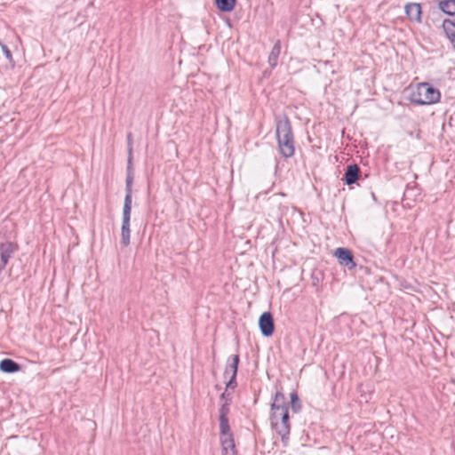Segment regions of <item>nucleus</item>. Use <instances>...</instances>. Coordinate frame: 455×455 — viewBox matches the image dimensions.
Segmentation results:
<instances>
[{
  "mask_svg": "<svg viewBox=\"0 0 455 455\" xmlns=\"http://www.w3.org/2000/svg\"><path fill=\"white\" fill-rule=\"evenodd\" d=\"M275 136L280 154L284 158H290L295 152V141L291 124L287 116L276 122Z\"/></svg>",
  "mask_w": 455,
  "mask_h": 455,
  "instance_id": "f257e3e1",
  "label": "nucleus"
},
{
  "mask_svg": "<svg viewBox=\"0 0 455 455\" xmlns=\"http://www.w3.org/2000/svg\"><path fill=\"white\" fill-rule=\"evenodd\" d=\"M441 93L437 88L433 87L428 83L419 84L416 90L410 95L411 103L419 106L437 103L440 100Z\"/></svg>",
  "mask_w": 455,
  "mask_h": 455,
  "instance_id": "f03ea898",
  "label": "nucleus"
},
{
  "mask_svg": "<svg viewBox=\"0 0 455 455\" xmlns=\"http://www.w3.org/2000/svg\"><path fill=\"white\" fill-rule=\"evenodd\" d=\"M132 207V186H125V196L123 207V218L121 227V243L127 247L130 244V221Z\"/></svg>",
  "mask_w": 455,
  "mask_h": 455,
  "instance_id": "7ed1b4c3",
  "label": "nucleus"
},
{
  "mask_svg": "<svg viewBox=\"0 0 455 455\" xmlns=\"http://www.w3.org/2000/svg\"><path fill=\"white\" fill-rule=\"evenodd\" d=\"M270 423L272 428L280 435L283 443L286 445L291 433L289 411H280L275 419L270 418Z\"/></svg>",
  "mask_w": 455,
  "mask_h": 455,
  "instance_id": "20e7f679",
  "label": "nucleus"
},
{
  "mask_svg": "<svg viewBox=\"0 0 455 455\" xmlns=\"http://www.w3.org/2000/svg\"><path fill=\"white\" fill-rule=\"evenodd\" d=\"M289 411V403L286 401V397L283 392V388L276 390L272 397V403L270 404V418L275 419L279 416L280 411Z\"/></svg>",
  "mask_w": 455,
  "mask_h": 455,
  "instance_id": "39448f33",
  "label": "nucleus"
},
{
  "mask_svg": "<svg viewBox=\"0 0 455 455\" xmlns=\"http://www.w3.org/2000/svg\"><path fill=\"white\" fill-rule=\"evenodd\" d=\"M334 256L337 258L339 263L348 270H352L356 267L355 257L350 249L339 247L334 251Z\"/></svg>",
  "mask_w": 455,
  "mask_h": 455,
  "instance_id": "423d86ee",
  "label": "nucleus"
},
{
  "mask_svg": "<svg viewBox=\"0 0 455 455\" xmlns=\"http://www.w3.org/2000/svg\"><path fill=\"white\" fill-rule=\"evenodd\" d=\"M259 327L264 337H271L275 332V321L269 311L263 312L259 318Z\"/></svg>",
  "mask_w": 455,
  "mask_h": 455,
  "instance_id": "0eeeda50",
  "label": "nucleus"
},
{
  "mask_svg": "<svg viewBox=\"0 0 455 455\" xmlns=\"http://www.w3.org/2000/svg\"><path fill=\"white\" fill-rule=\"evenodd\" d=\"M132 134L129 132L127 134V167H126V179L125 186H132L134 180V167H133V155H132Z\"/></svg>",
  "mask_w": 455,
  "mask_h": 455,
  "instance_id": "6e6552de",
  "label": "nucleus"
},
{
  "mask_svg": "<svg viewBox=\"0 0 455 455\" xmlns=\"http://www.w3.org/2000/svg\"><path fill=\"white\" fill-rule=\"evenodd\" d=\"M360 177L361 169L359 165L357 164H351L346 167L342 181L347 186H352L358 181Z\"/></svg>",
  "mask_w": 455,
  "mask_h": 455,
  "instance_id": "1a4fd4ad",
  "label": "nucleus"
},
{
  "mask_svg": "<svg viewBox=\"0 0 455 455\" xmlns=\"http://www.w3.org/2000/svg\"><path fill=\"white\" fill-rule=\"evenodd\" d=\"M405 13L409 20L417 21L419 23L421 22V5L418 3H408L404 6Z\"/></svg>",
  "mask_w": 455,
  "mask_h": 455,
  "instance_id": "9d476101",
  "label": "nucleus"
},
{
  "mask_svg": "<svg viewBox=\"0 0 455 455\" xmlns=\"http://www.w3.org/2000/svg\"><path fill=\"white\" fill-rule=\"evenodd\" d=\"M21 370V365L11 358L0 361V371L4 373H15Z\"/></svg>",
  "mask_w": 455,
  "mask_h": 455,
  "instance_id": "9b49d317",
  "label": "nucleus"
},
{
  "mask_svg": "<svg viewBox=\"0 0 455 455\" xmlns=\"http://www.w3.org/2000/svg\"><path fill=\"white\" fill-rule=\"evenodd\" d=\"M239 363L240 356L238 354L229 355L226 362V367L223 373L224 377H226L229 371H231L232 374H237Z\"/></svg>",
  "mask_w": 455,
  "mask_h": 455,
  "instance_id": "f8f14e48",
  "label": "nucleus"
},
{
  "mask_svg": "<svg viewBox=\"0 0 455 455\" xmlns=\"http://www.w3.org/2000/svg\"><path fill=\"white\" fill-rule=\"evenodd\" d=\"M219 420L220 440L227 439L228 437L234 438V435L229 426L228 417H219Z\"/></svg>",
  "mask_w": 455,
  "mask_h": 455,
  "instance_id": "ddd939ff",
  "label": "nucleus"
},
{
  "mask_svg": "<svg viewBox=\"0 0 455 455\" xmlns=\"http://www.w3.org/2000/svg\"><path fill=\"white\" fill-rule=\"evenodd\" d=\"M222 455H237L234 438L220 440Z\"/></svg>",
  "mask_w": 455,
  "mask_h": 455,
  "instance_id": "4468645a",
  "label": "nucleus"
},
{
  "mask_svg": "<svg viewBox=\"0 0 455 455\" xmlns=\"http://www.w3.org/2000/svg\"><path fill=\"white\" fill-rule=\"evenodd\" d=\"M237 0H214L217 9L221 12H232L236 4Z\"/></svg>",
  "mask_w": 455,
  "mask_h": 455,
  "instance_id": "2eb2a0df",
  "label": "nucleus"
},
{
  "mask_svg": "<svg viewBox=\"0 0 455 455\" xmlns=\"http://www.w3.org/2000/svg\"><path fill=\"white\" fill-rule=\"evenodd\" d=\"M293 413H299L302 410V402L296 390L290 394V403H288Z\"/></svg>",
  "mask_w": 455,
  "mask_h": 455,
  "instance_id": "dca6fc26",
  "label": "nucleus"
},
{
  "mask_svg": "<svg viewBox=\"0 0 455 455\" xmlns=\"http://www.w3.org/2000/svg\"><path fill=\"white\" fill-rule=\"evenodd\" d=\"M281 52V41L277 40L268 56V63L271 68H275L277 65L278 58Z\"/></svg>",
  "mask_w": 455,
  "mask_h": 455,
  "instance_id": "f3484780",
  "label": "nucleus"
},
{
  "mask_svg": "<svg viewBox=\"0 0 455 455\" xmlns=\"http://www.w3.org/2000/svg\"><path fill=\"white\" fill-rule=\"evenodd\" d=\"M439 9L450 17H455V0L440 1Z\"/></svg>",
  "mask_w": 455,
  "mask_h": 455,
  "instance_id": "a211bd4d",
  "label": "nucleus"
},
{
  "mask_svg": "<svg viewBox=\"0 0 455 455\" xmlns=\"http://www.w3.org/2000/svg\"><path fill=\"white\" fill-rule=\"evenodd\" d=\"M442 28L447 38H451V34L455 35V17L443 20Z\"/></svg>",
  "mask_w": 455,
  "mask_h": 455,
  "instance_id": "6ab92c4d",
  "label": "nucleus"
},
{
  "mask_svg": "<svg viewBox=\"0 0 455 455\" xmlns=\"http://www.w3.org/2000/svg\"><path fill=\"white\" fill-rule=\"evenodd\" d=\"M0 46H1L4 55L5 56L7 61H8V64L10 65L11 68H14L15 61L13 60L12 52L10 51L8 46L6 44H4L2 41H0Z\"/></svg>",
  "mask_w": 455,
  "mask_h": 455,
  "instance_id": "aec40b11",
  "label": "nucleus"
},
{
  "mask_svg": "<svg viewBox=\"0 0 455 455\" xmlns=\"http://www.w3.org/2000/svg\"><path fill=\"white\" fill-rule=\"evenodd\" d=\"M322 272L318 270H315L311 274L312 284L315 287H318L322 279Z\"/></svg>",
  "mask_w": 455,
  "mask_h": 455,
  "instance_id": "412c9836",
  "label": "nucleus"
},
{
  "mask_svg": "<svg viewBox=\"0 0 455 455\" xmlns=\"http://www.w3.org/2000/svg\"><path fill=\"white\" fill-rule=\"evenodd\" d=\"M236 377H237V374H231V377L229 378L228 381L226 383L227 389L234 390L237 387Z\"/></svg>",
  "mask_w": 455,
  "mask_h": 455,
  "instance_id": "4be33fe9",
  "label": "nucleus"
},
{
  "mask_svg": "<svg viewBox=\"0 0 455 455\" xmlns=\"http://www.w3.org/2000/svg\"><path fill=\"white\" fill-rule=\"evenodd\" d=\"M229 406L230 403H224L221 404L220 408L219 409V417H228L230 411Z\"/></svg>",
  "mask_w": 455,
  "mask_h": 455,
  "instance_id": "5701e85b",
  "label": "nucleus"
},
{
  "mask_svg": "<svg viewBox=\"0 0 455 455\" xmlns=\"http://www.w3.org/2000/svg\"><path fill=\"white\" fill-rule=\"evenodd\" d=\"M220 399L225 400V403H231L232 402V395L230 393L228 392V389L226 388L225 391L220 395Z\"/></svg>",
  "mask_w": 455,
  "mask_h": 455,
  "instance_id": "b1692460",
  "label": "nucleus"
},
{
  "mask_svg": "<svg viewBox=\"0 0 455 455\" xmlns=\"http://www.w3.org/2000/svg\"><path fill=\"white\" fill-rule=\"evenodd\" d=\"M451 38H449L451 44H452L454 50H455V35L451 34Z\"/></svg>",
  "mask_w": 455,
  "mask_h": 455,
  "instance_id": "393cba45",
  "label": "nucleus"
}]
</instances>
